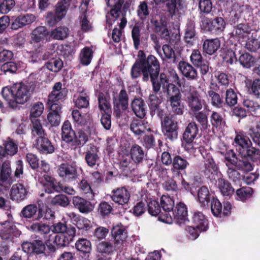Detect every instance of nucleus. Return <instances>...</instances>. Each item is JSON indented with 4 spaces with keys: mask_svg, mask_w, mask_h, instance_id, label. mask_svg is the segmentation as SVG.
<instances>
[{
    "mask_svg": "<svg viewBox=\"0 0 260 260\" xmlns=\"http://www.w3.org/2000/svg\"><path fill=\"white\" fill-rule=\"evenodd\" d=\"M44 110V106L42 103L37 102L35 103L30 109L31 118L36 119L40 117L43 113Z\"/></svg>",
    "mask_w": 260,
    "mask_h": 260,
    "instance_id": "nucleus-60",
    "label": "nucleus"
},
{
    "mask_svg": "<svg viewBox=\"0 0 260 260\" xmlns=\"http://www.w3.org/2000/svg\"><path fill=\"white\" fill-rule=\"evenodd\" d=\"M170 101L174 112L176 114H181L182 113V108L180 105V94H177L171 96Z\"/></svg>",
    "mask_w": 260,
    "mask_h": 260,
    "instance_id": "nucleus-58",
    "label": "nucleus"
},
{
    "mask_svg": "<svg viewBox=\"0 0 260 260\" xmlns=\"http://www.w3.org/2000/svg\"><path fill=\"white\" fill-rule=\"evenodd\" d=\"M182 92L186 97L188 105L191 111H198L202 108L203 101L200 99L198 92L194 87L184 85Z\"/></svg>",
    "mask_w": 260,
    "mask_h": 260,
    "instance_id": "nucleus-10",
    "label": "nucleus"
},
{
    "mask_svg": "<svg viewBox=\"0 0 260 260\" xmlns=\"http://www.w3.org/2000/svg\"><path fill=\"white\" fill-rule=\"evenodd\" d=\"M162 132L164 135L170 139L177 137V122L169 117H165L161 121Z\"/></svg>",
    "mask_w": 260,
    "mask_h": 260,
    "instance_id": "nucleus-14",
    "label": "nucleus"
},
{
    "mask_svg": "<svg viewBox=\"0 0 260 260\" xmlns=\"http://www.w3.org/2000/svg\"><path fill=\"white\" fill-rule=\"evenodd\" d=\"M20 67L19 63H16L15 62L11 61L4 63L1 66V71L5 74L14 73L17 69Z\"/></svg>",
    "mask_w": 260,
    "mask_h": 260,
    "instance_id": "nucleus-59",
    "label": "nucleus"
},
{
    "mask_svg": "<svg viewBox=\"0 0 260 260\" xmlns=\"http://www.w3.org/2000/svg\"><path fill=\"white\" fill-rule=\"evenodd\" d=\"M39 182L43 186V189L45 192L51 193L54 190L59 191L57 182L52 176L45 174L39 179Z\"/></svg>",
    "mask_w": 260,
    "mask_h": 260,
    "instance_id": "nucleus-19",
    "label": "nucleus"
},
{
    "mask_svg": "<svg viewBox=\"0 0 260 260\" xmlns=\"http://www.w3.org/2000/svg\"><path fill=\"white\" fill-rule=\"evenodd\" d=\"M178 68L185 77L191 80L197 79L198 76L197 70L188 63L180 61L178 64Z\"/></svg>",
    "mask_w": 260,
    "mask_h": 260,
    "instance_id": "nucleus-28",
    "label": "nucleus"
},
{
    "mask_svg": "<svg viewBox=\"0 0 260 260\" xmlns=\"http://www.w3.org/2000/svg\"><path fill=\"white\" fill-rule=\"evenodd\" d=\"M160 66L158 61L153 55H149L144 62H136L131 69V76L133 78H138L141 74L143 76V80L147 81L151 77L153 85V89L155 92L160 90V85L155 81L158 75Z\"/></svg>",
    "mask_w": 260,
    "mask_h": 260,
    "instance_id": "nucleus-1",
    "label": "nucleus"
},
{
    "mask_svg": "<svg viewBox=\"0 0 260 260\" xmlns=\"http://www.w3.org/2000/svg\"><path fill=\"white\" fill-rule=\"evenodd\" d=\"M235 142L237 145V150L242 157H248L253 161L260 159V151L252 146L251 141L244 132L236 135Z\"/></svg>",
    "mask_w": 260,
    "mask_h": 260,
    "instance_id": "nucleus-4",
    "label": "nucleus"
},
{
    "mask_svg": "<svg viewBox=\"0 0 260 260\" xmlns=\"http://www.w3.org/2000/svg\"><path fill=\"white\" fill-rule=\"evenodd\" d=\"M74 101L78 108H85L89 105V95L85 92H81Z\"/></svg>",
    "mask_w": 260,
    "mask_h": 260,
    "instance_id": "nucleus-52",
    "label": "nucleus"
},
{
    "mask_svg": "<svg viewBox=\"0 0 260 260\" xmlns=\"http://www.w3.org/2000/svg\"><path fill=\"white\" fill-rule=\"evenodd\" d=\"M224 162L228 167L227 173L229 177L235 182L240 178V175L234 168L245 171H250L253 169L252 165L249 162L244 160H237L233 153L225 155Z\"/></svg>",
    "mask_w": 260,
    "mask_h": 260,
    "instance_id": "nucleus-5",
    "label": "nucleus"
},
{
    "mask_svg": "<svg viewBox=\"0 0 260 260\" xmlns=\"http://www.w3.org/2000/svg\"><path fill=\"white\" fill-rule=\"evenodd\" d=\"M173 169L174 171L183 170L189 165L188 161L180 156H176L173 160Z\"/></svg>",
    "mask_w": 260,
    "mask_h": 260,
    "instance_id": "nucleus-53",
    "label": "nucleus"
},
{
    "mask_svg": "<svg viewBox=\"0 0 260 260\" xmlns=\"http://www.w3.org/2000/svg\"><path fill=\"white\" fill-rule=\"evenodd\" d=\"M145 104L141 99H135L131 103V107L136 115L140 118L146 114Z\"/></svg>",
    "mask_w": 260,
    "mask_h": 260,
    "instance_id": "nucleus-35",
    "label": "nucleus"
},
{
    "mask_svg": "<svg viewBox=\"0 0 260 260\" xmlns=\"http://www.w3.org/2000/svg\"><path fill=\"white\" fill-rule=\"evenodd\" d=\"M61 129L62 139L67 143L73 142L75 139V133L73 130L71 124L68 120L63 122Z\"/></svg>",
    "mask_w": 260,
    "mask_h": 260,
    "instance_id": "nucleus-34",
    "label": "nucleus"
},
{
    "mask_svg": "<svg viewBox=\"0 0 260 260\" xmlns=\"http://www.w3.org/2000/svg\"><path fill=\"white\" fill-rule=\"evenodd\" d=\"M240 64L245 68H250L256 62V59L248 53L242 54L239 57Z\"/></svg>",
    "mask_w": 260,
    "mask_h": 260,
    "instance_id": "nucleus-44",
    "label": "nucleus"
},
{
    "mask_svg": "<svg viewBox=\"0 0 260 260\" xmlns=\"http://www.w3.org/2000/svg\"><path fill=\"white\" fill-rule=\"evenodd\" d=\"M58 173L60 177L64 179L70 180L76 177L77 169L75 164H61L58 169Z\"/></svg>",
    "mask_w": 260,
    "mask_h": 260,
    "instance_id": "nucleus-18",
    "label": "nucleus"
},
{
    "mask_svg": "<svg viewBox=\"0 0 260 260\" xmlns=\"http://www.w3.org/2000/svg\"><path fill=\"white\" fill-rule=\"evenodd\" d=\"M155 81L159 83L160 87L162 86L164 92H167L169 98L180 94L178 88L174 84L168 83L167 76L165 74H160L159 78L155 79Z\"/></svg>",
    "mask_w": 260,
    "mask_h": 260,
    "instance_id": "nucleus-17",
    "label": "nucleus"
},
{
    "mask_svg": "<svg viewBox=\"0 0 260 260\" xmlns=\"http://www.w3.org/2000/svg\"><path fill=\"white\" fill-rule=\"evenodd\" d=\"M77 249L83 253H89L91 249L90 242L86 239H81L76 243Z\"/></svg>",
    "mask_w": 260,
    "mask_h": 260,
    "instance_id": "nucleus-55",
    "label": "nucleus"
},
{
    "mask_svg": "<svg viewBox=\"0 0 260 260\" xmlns=\"http://www.w3.org/2000/svg\"><path fill=\"white\" fill-rule=\"evenodd\" d=\"M88 4V0H84L82 2L80 6V9L83 14L81 16H79V21L81 29L83 31H89L92 28L91 23L89 21L85 15V13L87 11V10Z\"/></svg>",
    "mask_w": 260,
    "mask_h": 260,
    "instance_id": "nucleus-24",
    "label": "nucleus"
},
{
    "mask_svg": "<svg viewBox=\"0 0 260 260\" xmlns=\"http://www.w3.org/2000/svg\"><path fill=\"white\" fill-rule=\"evenodd\" d=\"M252 189L249 187H242L236 190L235 199L244 202L250 198L252 194Z\"/></svg>",
    "mask_w": 260,
    "mask_h": 260,
    "instance_id": "nucleus-46",
    "label": "nucleus"
},
{
    "mask_svg": "<svg viewBox=\"0 0 260 260\" xmlns=\"http://www.w3.org/2000/svg\"><path fill=\"white\" fill-rule=\"evenodd\" d=\"M90 133L85 127L79 129L75 134V141L77 145H83L88 140Z\"/></svg>",
    "mask_w": 260,
    "mask_h": 260,
    "instance_id": "nucleus-43",
    "label": "nucleus"
},
{
    "mask_svg": "<svg viewBox=\"0 0 260 260\" xmlns=\"http://www.w3.org/2000/svg\"><path fill=\"white\" fill-rule=\"evenodd\" d=\"M52 203L56 206L66 207L69 204V201L65 195L58 194L52 199Z\"/></svg>",
    "mask_w": 260,
    "mask_h": 260,
    "instance_id": "nucleus-64",
    "label": "nucleus"
},
{
    "mask_svg": "<svg viewBox=\"0 0 260 260\" xmlns=\"http://www.w3.org/2000/svg\"><path fill=\"white\" fill-rule=\"evenodd\" d=\"M28 192L27 186L21 183H16L12 186L10 198L13 201L19 202L27 198Z\"/></svg>",
    "mask_w": 260,
    "mask_h": 260,
    "instance_id": "nucleus-15",
    "label": "nucleus"
},
{
    "mask_svg": "<svg viewBox=\"0 0 260 260\" xmlns=\"http://www.w3.org/2000/svg\"><path fill=\"white\" fill-rule=\"evenodd\" d=\"M147 123L140 119L134 120L131 124V131L136 135H139L144 133L146 129L150 131L149 128H147Z\"/></svg>",
    "mask_w": 260,
    "mask_h": 260,
    "instance_id": "nucleus-39",
    "label": "nucleus"
},
{
    "mask_svg": "<svg viewBox=\"0 0 260 260\" xmlns=\"http://www.w3.org/2000/svg\"><path fill=\"white\" fill-rule=\"evenodd\" d=\"M11 172L7 171L1 170L0 183L5 188H8L12 183V180L10 177Z\"/></svg>",
    "mask_w": 260,
    "mask_h": 260,
    "instance_id": "nucleus-63",
    "label": "nucleus"
},
{
    "mask_svg": "<svg viewBox=\"0 0 260 260\" xmlns=\"http://www.w3.org/2000/svg\"><path fill=\"white\" fill-rule=\"evenodd\" d=\"M156 4L166 3L168 12L172 16H178L183 12V4L181 0H154Z\"/></svg>",
    "mask_w": 260,
    "mask_h": 260,
    "instance_id": "nucleus-16",
    "label": "nucleus"
},
{
    "mask_svg": "<svg viewBox=\"0 0 260 260\" xmlns=\"http://www.w3.org/2000/svg\"><path fill=\"white\" fill-rule=\"evenodd\" d=\"M174 200L170 196L164 195L160 199V205L162 209L166 212L170 213L172 212L174 207Z\"/></svg>",
    "mask_w": 260,
    "mask_h": 260,
    "instance_id": "nucleus-47",
    "label": "nucleus"
},
{
    "mask_svg": "<svg viewBox=\"0 0 260 260\" xmlns=\"http://www.w3.org/2000/svg\"><path fill=\"white\" fill-rule=\"evenodd\" d=\"M173 216L170 213H166L165 215L161 214L158 219L160 221L168 224L172 223L174 220L176 222L182 226L188 222L187 219V211L186 206L183 203H179L177 204L174 211L172 210Z\"/></svg>",
    "mask_w": 260,
    "mask_h": 260,
    "instance_id": "nucleus-6",
    "label": "nucleus"
},
{
    "mask_svg": "<svg viewBox=\"0 0 260 260\" xmlns=\"http://www.w3.org/2000/svg\"><path fill=\"white\" fill-rule=\"evenodd\" d=\"M211 122L213 126L219 130H222L225 124L222 116L215 112H213L211 116Z\"/></svg>",
    "mask_w": 260,
    "mask_h": 260,
    "instance_id": "nucleus-50",
    "label": "nucleus"
},
{
    "mask_svg": "<svg viewBox=\"0 0 260 260\" xmlns=\"http://www.w3.org/2000/svg\"><path fill=\"white\" fill-rule=\"evenodd\" d=\"M198 132V128L194 122L189 123L183 134L185 142H193Z\"/></svg>",
    "mask_w": 260,
    "mask_h": 260,
    "instance_id": "nucleus-38",
    "label": "nucleus"
},
{
    "mask_svg": "<svg viewBox=\"0 0 260 260\" xmlns=\"http://www.w3.org/2000/svg\"><path fill=\"white\" fill-rule=\"evenodd\" d=\"M252 33L250 28L248 25L244 24L238 25L233 31V35L240 41L246 40Z\"/></svg>",
    "mask_w": 260,
    "mask_h": 260,
    "instance_id": "nucleus-29",
    "label": "nucleus"
},
{
    "mask_svg": "<svg viewBox=\"0 0 260 260\" xmlns=\"http://www.w3.org/2000/svg\"><path fill=\"white\" fill-rule=\"evenodd\" d=\"M148 211L152 216H156L160 212L159 205L156 201L151 200L148 203Z\"/></svg>",
    "mask_w": 260,
    "mask_h": 260,
    "instance_id": "nucleus-61",
    "label": "nucleus"
},
{
    "mask_svg": "<svg viewBox=\"0 0 260 260\" xmlns=\"http://www.w3.org/2000/svg\"><path fill=\"white\" fill-rule=\"evenodd\" d=\"M245 47L250 51H256L260 48V41L257 39L255 32H252L251 35L246 39Z\"/></svg>",
    "mask_w": 260,
    "mask_h": 260,
    "instance_id": "nucleus-41",
    "label": "nucleus"
},
{
    "mask_svg": "<svg viewBox=\"0 0 260 260\" xmlns=\"http://www.w3.org/2000/svg\"><path fill=\"white\" fill-rule=\"evenodd\" d=\"M36 20L35 15L31 14L20 15L17 17H13V21L11 24L13 29H18L26 25L31 24Z\"/></svg>",
    "mask_w": 260,
    "mask_h": 260,
    "instance_id": "nucleus-20",
    "label": "nucleus"
},
{
    "mask_svg": "<svg viewBox=\"0 0 260 260\" xmlns=\"http://www.w3.org/2000/svg\"><path fill=\"white\" fill-rule=\"evenodd\" d=\"M49 32L45 26H39L36 28L31 35V41L34 42L39 43L43 42L45 39L48 40Z\"/></svg>",
    "mask_w": 260,
    "mask_h": 260,
    "instance_id": "nucleus-30",
    "label": "nucleus"
},
{
    "mask_svg": "<svg viewBox=\"0 0 260 260\" xmlns=\"http://www.w3.org/2000/svg\"><path fill=\"white\" fill-rule=\"evenodd\" d=\"M198 198L202 206L208 205L209 200V192L206 186H202L198 190Z\"/></svg>",
    "mask_w": 260,
    "mask_h": 260,
    "instance_id": "nucleus-51",
    "label": "nucleus"
},
{
    "mask_svg": "<svg viewBox=\"0 0 260 260\" xmlns=\"http://www.w3.org/2000/svg\"><path fill=\"white\" fill-rule=\"evenodd\" d=\"M72 116L74 121L78 124L81 125L87 124L90 120V116L89 115L85 114L81 115L77 110H74L72 112Z\"/></svg>",
    "mask_w": 260,
    "mask_h": 260,
    "instance_id": "nucleus-54",
    "label": "nucleus"
},
{
    "mask_svg": "<svg viewBox=\"0 0 260 260\" xmlns=\"http://www.w3.org/2000/svg\"><path fill=\"white\" fill-rule=\"evenodd\" d=\"M251 13V8L249 6H240L238 4H235L233 6V9L231 12V15L234 17L235 20H237L241 17L245 18L246 17L250 15Z\"/></svg>",
    "mask_w": 260,
    "mask_h": 260,
    "instance_id": "nucleus-23",
    "label": "nucleus"
},
{
    "mask_svg": "<svg viewBox=\"0 0 260 260\" xmlns=\"http://www.w3.org/2000/svg\"><path fill=\"white\" fill-rule=\"evenodd\" d=\"M73 204L80 212L83 213H88L91 212L94 208L90 202L78 196L73 197Z\"/></svg>",
    "mask_w": 260,
    "mask_h": 260,
    "instance_id": "nucleus-26",
    "label": "nucleus"
},
{
    "mask_svg": "<svg viewBox=\"0 0 260 260\" xmlns=\"http://www.w3.org/2000/svg\"><path fill=\"white\" fill-rule=\"evenodd\" d=\"M30 230L34 232H38L41 234L45 235L46 239L48 234L51 232V226L44 223H35L31 225Z\"/></svg>",
    "mask_w": 260,
    "mask_h": 260,
    "instance_id": "nucleus-49",
    "label": "nucleus"
},
{
    "mask_svg": "<svg viewBox=\"0 0 260 260\" xmlns=\"http://www.w3.org/2000/svg\"><path fill=\"white\" fill-rule=\"evenodd\" d=\"M237 47H240L237 44H232L229 49H223L222 52V56L223 60L230 64H233L237 61V57L235 55V52L237 50Z\"/></svg>",
    "mask_w": 260,
    "mask_h": 260,
    "instance_id": "nucleus-33",
    "label": "nucleus"
},
{
    "mask_svg": "<svg viewBox=\"0 0 260 260\" xmlns=\"http://www.w3.org/2000/svg\"><path fill=\"white\" fill-rule=\"evenodd\" d=\"M36 147L43 153H51L54 150V147L49 140L44 137H39L36 140Z\"/></svg>",
    "mask_w": 260,
    "mask_h": 260,
    "instance_id": "nucleus-31",
    "label": "nucleus"
},
{
    "mask_svg": "<svg viewBox=\"0 0 260 260\" xmlns=\"http://www.w3.org/2000/svg\"><path fill=\"white\" fill-rule=\"evenodd\" d=\"M123 0H108L107 5L111 7L110 12L107 14V24L109 27L112 25V22L118 20L120 17V9L123 4Z\"/></svg>",
    "mask_w": 260,
    "mask_h": 260,
    "instance_id": "nucleus-12",
    "label": "nucleus"
},
{
    "mask_svg": "<svg viewBox=\"0 0 260 260\" xmlns=\"http://www.w3.org/2000/svg\"><path fill=\"white\" fill-rule=\"evenodd\" d=\"M116 21H117V24L119 25V28H114L112 34V38L115 42H119L121 36V30L125 27L127 21L126 18L122 16L121 17L118 18V20L112 22V25Z\"/></svg>",
    "mask_w": 260,
    "mask_h": 260,
    "instance_id": "nucleus-37",
    "label": "nucleus"
},
{
    "mask_svg": "<svg viewBox=\"0 0 260 260\" xmlns=\"http://www.w3.org/2000/svg\"><path fill=\"white\" fill-rule=\"evenodd\" d=\"M111 234L114 238V247L111 243L108 242L100 243L97 246V251L102 255H109L114 250L122 249L126 245L127 232L121 224L114 226Z\"/></svg>",
    "mask_w": 260,
    "mask_h": 260,
    "instance_id": "nucleus-3",
    "label": "nucleus"
},
{
    "mask_svg": "<svg viewBox=\"0 0 260 260\" xmlns=\"http://www.w3.org/2000/svg\"><path fill=\"white\" fill-rule=\"evenodd\" d=\"M62 85L60 82L55 84L53 87V90L48 96V104L50 106V112L53 114H58L60 115L61 106L55 102L61 100L66 96L67 90L61 87Z\"/></svg>",
    "mask_w": 260,
    "mask_h": 260,
    "instance_id": "nucleus-7",
    "label": "nucleus"
},
{
    "mask_svg": "<svg viewBox=\"0 0 260 260\" xmlns=\"http://www.w3.org/2000/svg\"><path fill=\"white\" fill-rule=\"evenodd\" d=\"M199 151L204 159V169L203 172L207 177L215 179V176H218L220 173L218 168L213 159L211 150L204 147H200Z\"/></svg>",
    "mask_w": 260,
    "mask_h": 260,
    "instance_id": "nucleus-8",
    "label": "nucleus"
},
{
    "mask_svg": "<svg viewBox=\"0 0 260 260\" xmlns=\"http://www.w3.org/2000/svg\"><path fill=\"white\" fill-rule=\"evenodd\" d=\"M202 26L206 30L218 34L224 30L225 22L221 17H217L212 20L206 19L202 21Z\"/></svg>",
    "mask_w": 260,
    "mask_h": 260,
    "instance_id": "nucleus-13",
    "label": "nucleus"
},
{
    "mask_svg": "<svg viewBox=\"0 0 260 260\" xmlns=\"http://www.w3.org/2000/svg\"><path fill=\"white\" fill-rule=\"evenodd\" d=\"M130 194L129 191L125 188L121 187L113 191L112 200L115 203L120 205H124L129 201Z\"/></svg>",
    "mask_w": 260,
    "mask_h": 260,
    "instance_id": "nucleus-22",
    "label": "nucleus"
},
{
    "mask_svg": "<svg viewBox=\"0 0 260 260\" xmlns=\"http://www.w3.org/2000/svg\"><path fill=\"white\" fill-rule=\"evenodd\" d=\"M47 68L50 71L54 72L59 71L63 66L62 60L58 58H52L46 64Z\"/></svg>",
    "mask_w": 260,
    "mask_h": 260,
    "instance_id": "nucleus-57",
    "label": "nucleus"
},
{
    "mask_svg": "<svg viewBox=\"0 0 260 260\" xmlns=\"http://www.w3.org/2000/svg\"><path fill=\"white\" fill-rule=\"evenodd\" d=\"M75 228H70L63 234H50L46 238V242L51 246H66L72 241L75 235Z\"/></svg>",
    "mask_w": 260,
    "mask_h": 260,
    "instance_id": "nucleus-9",
    "label": "nucleus"
},
{
    "mask_svg": "<svg viewBox=\"0 0 260 260\" xmlns=\"http://www.w3.org/2000/svg\"><path fill=\"white\" fill-rule=\"evenodd\" d=\"M93 52L89 47L83 48L79 54V60L81 64L88 66L90 64L93 57Z\"/></svg>",
    "mask_w": 260,
    "mask_h": 260,
    "instance_id": "nucleus-42",
    "label": "nucleus"
},
{
    "mask_svg": "<svg viewBox=\"0 0 260 260\" xmlns=\"http://www.w3.org/2000/svg\"><path fill=\"white\" fill-rule=\"evenodd\" d=\"M131 158L135 162H140L144 158V152L138 145H133L131 149Z\"/></svg>",
    "mask_w": 260,
    "mask_h": 260,
    "instance_id": "nucleus-45",
    "label": "nucleus"
},
{
    "mask_svg": "<svg viewBox=\"0 0 260 260\" xmlns=\"http://www.w3.org/2000/svg\"><path fill=\"white\" fill-rule=\"evenodd\" d=\"M211 209L213 214L216 217H221L222 215V206L217 199H213L211 201Z\"/></svg>",
    "mask_w": 260,
    "mask_h": 260,
    "instance_id": "nucleus-62",
    "label": "nucleus"
},
{
    "mask_svg": "<svg viewBox=\"0 0 260 260\" xmlns=\"http://www.w3.org/2000/svg\"><path fill=\"white\" fill-rule=\"evenodd\" d=\"M71 3V0H60L57 2L55 7V13L58 19L61 20L65 17Z\"/></svg>",
    "mask_w": 260,
    "mask_h": 260,
    "instance_id": "nucleus-32",
    "label": "nucleus"
},
{
    "mask_svg": "<svg viewBox=\"0 0 260 260\" xmlns=\"http://www.w3.org/2000/svg\"><path fill=\"white\" fill-rule=\"evenodd\" d=\"M38 211L37 220H39L43 217V211L41 209L38 210V207L34 204H30L25 206L21 211V216L25 218H32L35 217Z\"/></svg>",
    "mask_w": 260,
    "mask_h": 260,
    "instance_id": "nucleus-25",
    "label": "nucleus"
},
{
    "mask_svg": "<svg viewBox=\"0 0 260 260\" xmlns=\"http://www.w3.org/2000/svg\"><path fill=\"white\" fill-rule=\"evenodd\" d=\"M8 221L0 222V237L4 240L10 239L13 236L18 237L21 234V232L10 220L12 215L8 214Z\"/></svg>",
    "mask_w": 260,
    "mask_h": 260,
    "instance_id": "nucleus-11",
    "label": "nucleus"
},
{
    "mask_svg": "<svg viewBox=\"0 0 260 260\" xmlns=\"http://www.w3.org/2000/svg\"><path fill=\"white\" fill-rule=\"evenodd\" d=\"M31 122L32 125L31 129L32 135L34 136H38L39 137H43L44 131L41 123L40 120L37 119L31 118Z\"/></svg>",
    "mask_w": 260,
    "mask_h": 260,
    "instance_id": "nucleus-56",
    "label": "nucleus"
},
{
    "mask_svg": "<svg viewBox=\"0 0 260 260\" xmlns=\"http://www.w3.org/2000/svg\"><path fill=\"white\" fill-rule=\"evenodd\" d=\"M69 30L66 26L57 27L49 32V37L54 40H63L69 35Z\"/></svg>",
    "mask_w": 260,
    "mask_h": 260,
    "instance_id": "nucleus-40",
    "label": "nucleus"
},
{
    "mask_svg": "<svg viewBox=\"0 0 260 260\" xmlns=\"http://www.w3.org/2000/svg\"><path fill=\"white\" fill-rule=\"evenodd\" d=\"M218 185L221 193L224 196H229L234 192V189L231 184L222 178L218 179Z\"/></svg>",
    "mask_w": 260,
    "mask_h": 260,
    "instance_id": "nucleus-48",
    "label": "nucleus"
},
{
    "mask_svg": "<svg viewBox=\"0 0 260 260\" xmlns=\"http://www.w3.org/2000/svg\"><path fill=\"white\" fill-rule=\"evenodd\" d=\"M220 40L216 38L206 40L203 44V50L207 54L212 55L220 47Z\"/></svg>",
    "mask_w": 260,
    "mask_h": 260,
    "instance_id": "nucleus-36",
    "label": "nucleus"
},
{
    "mask_svg": "<svg viewBox=\"0 0 260 260\" xmlns=\"http://www.w3.org/2000/svg\"><path fill=\"white\" fill-rule=\"evenodd\" d=\"M100 158L99 147L96 146L91 145L85 155V159L87 165L91 167H93L96 165H98Z\"/></svg>",
    "mask_w": 260,
    "mask_h": 260,
    "instance_id": "nucleus-21",
    "label": "nucleus"
},
{
    "mask_svg": "<svg viewBox=\"0 0 260 260\" xmlns=\"http://www.w3.org/2000/svg\"><path fill=\"white\" fill-rule=\"evenodd\" d=\"M30 86L22 83L14 84L4 87L2 94L9 106L16 109L19 105L27 102L31 94Z\"/></svg>",
    "mask_w": 260,
    "mask_h": 260,
    "instance_id": "nucleus-2",
    "label": "nucleus"
},
{
    "mask_svg": "<svg viewBox=\"0 0 260 260\" xmlns=\"http://www.w3.org/2000/svg\"><path fill=\"white\" fill-rule=\"evenodd\" d=\"M192 222L193 226L199 231L205 232L208 229V220L202 212H194L192 217Z\"/></svg>",
    "mask_w": 260,
    "mask_h": 260,
    "instance_id": "nucleus-27",
    "label": "nucleus"
}]
</instances>
